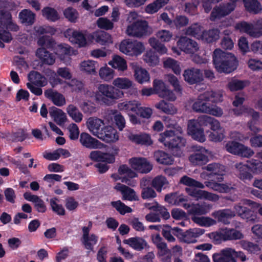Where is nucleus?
<instances>
[{
    "mask_svg": "<svg viewBox=\"0 0 262 262\" xmlns=\"http://www.w3.org/2000/svg\"><path fill=\"white\" fill-rule=\"evenodd\" d=\"M163 121L166 127L176 129V131L165 130L160 134L158 141L170 149L174 156H181L183 154L182 148L185 146L186 140L182 137L177 135L178 133L182 134L183 133L182 128L177 125L175 121L169 116H163Z\"/></svg>",
    "mask_w": 262,
    "mask_h": 262,
    "instance_id": "f257e3e1",
    "label": "nucleus"
},
{
    "mask_svg": "<svg viewBox=\"0 0 262 262\" xmlns=\"http://www.w3.org/2000/svg\"><path fill=\"white\" fill-rule=\"evenodd\" d=\"M238 66V61L235 55L220 49L214 50V66L220 73L230 74Z\"/></svg>",
    "mask_w": 262,
    "mask_h": 262,
    "instance_id": "f03ea898",
    "label": "nucleus"
},
{
    "mask_svg": "<svg viewBox=\"0 0 262 262\" xmlns=\"http://www.w3.org/2000/svg\"><path fill=\"white\" fill-rule=\"evenodd\" d=\"M124 93L122 91L116 89L113 85L107 84H100L95 94V98L100 104L110 105L119 99L122 98Z\"/></svg>",
    "mask_w": 262,
    "mask_h": 262,
    "instance_id": "7ed1b4c3",
    "label": "nucleus"
},
{
    "mask_svg": "<svg viewBox=\"0 0 262 262\" xmlns=\"http://www.w3.org/2000/svg\"><path fill=\"white\" fill-rule=\"evenodd\" d=\"M213 93L206 92L200 95L192 105V109L198 113L211 114L213 111Z\"/></svg>",
    "mask_w": 262,
    "mask_h": 262,
    "instance_id": "20e7f679",
    "label": "nucleus"
},
{
    "mask_svg": "<svg viewBox=\"0 0 262 262\" xmlns=\"http://www.w3.org/2000/svg\"><path fill=\"white\" fill-rule=\"evenodd\" d=\"M126 33L129 36L141 38L150 35L152 29L148 25L147 21L141 20L128 25Z\"/></svg>",
    "mask_w": 262,
    "mask_h": 262,
    "instance_id": "39448f33",
    "label": "nucleus"
},
{
    "mask_svg": "<svg viewBox=\"0 0 262 262\" xmlns=\"http://www.w3.org/2000/svg\"><path fill=\"white\" fill-rule=\"evenodd\" d=\"M184 33L206 42H211L213 40V30L203 31L202 27L199 23H194L186 28Z\"/></svg>",
    "mask_w": 262,
    "mask_h": 262,
    "instance_id": "423d86ee",
    "label": "nucleus"
},
{
    "mask_svg": "<svg viewBox=\"0 0 262 262\" xmlns=\"http://www.w3.org/2000/svg\"><path fill=\"white\" fill-rule=\"evenodd\" d=\"M236 28L252 37H259L262 36V19L257 20L253 24L242 21L236 24Z\"/></svg>",
    "mask_w": 262,
    "mask_h": 262,
    "instance_id": "0eeeda50",
    "label": "nucleus"
},
{
    "mask_svg": "<svg viewBox=\"0 0 262 262\" xmlns=\"http://www.w3.org/2000/svg\"><path fill=\"white\" fill-rule=\"evenodd\" d=\"M172 230L178 232L177 236L181 242L189 244L196 242V238L204 233L203 229L196 228L190 229L185 232H183L177 227L173 228Z\"/></svg>",
    "mask_w": 262,
    "mask_h": 262,
    "instance_id": "6e6552de",
    "label": "nucleus"
},
{
    "mask_svg": "<svg viewBox=\"0 0 262 262\" xmlns=\"http://www.w3.org/2000/svg\"><path fill=\"white\" fill-rule=\"evenodd\" d=\"M112 84L116 89L128 90L131 95L136 96L138 94V89L135 87V83L127 77H117L114 79Z\"/></svg>",
    "mask_w": 262,
    "mask_h": 262,
    "instance_id": "1a4fd4ad",
    "label": "nucleus"
},
{
    "mask_svg": "<svg viewBox=\"0 0 262 262\" xmlns=\"http://www.w3.org/2000/svg\"><path fill=\"white\" fill-rule=\"evenodd\" d=\"M64 36L71 42L77 45L79 48L84 47L87 45L85 36L81 31L69 28L64 31Z\"/></svg>",
    "mask_w": 262,
    "mask_h": 262,
    "instance_id": "9d476101",
    "label": "nucleus"
},
{
    "mask_svg": "<svg viewBox=\"0 0 262 262\" xmlns=\"http://www.w3.org/2000/svg\"><path fill=\"white\" fill-rule=\"evenodd\" d=\"M129 163L133 169L140 173H147L152 169V165L145 158H132Z\"/></svg>",
    "mask_w": 262,
    "mask_h": 262,
    "instance_id": "9b49d317",
    "label": "nucleus"
},
{
    "mask_svg": "<svg viewBox=\"0 0 262 262\" xmlns=\"http://www.w3.org/2000/svg\"><path fill=\"white\" fill-rule=\"evenodd\" d=\"M177 46L187 54H193L199 49L198 43L186 36L181 37L177 41Z\"/></svg>",
    "mask_w": 262,
    "mask_h": 262,
    "instance_id": "f8f14e48",
    "label": "nucleus"
},
{
    "mask_svg": "<svg viewBox=\"0 0 262 262\" xmlns=\"http://www.w3.org/2000/svg\"><path fill=\"white\" fill-rule=\"evenodd\" d=\"M201 125L198 119L189 120L188 123V133L194 140L203 142L205 141V138Z\"/></svg>",
    "mask_w": 262,
    "mask_h": 262,
    "instance_id": "ddd939ff",
    "label": "nucleus"
},
{
    "mask_svg": "<svg viewBox=\"0 0 262 262\" xmlns=\"http://www.w3.org/2000/svg\"><path fill=\"white\" fill-rule=\"evenodd\" d=\"M97 138L107 143H115L119 140V136L116 129L107 125L101 128Z\"/></svg>",
    "mask_w": 262,
    "mask_h": 262,
    "instance_id": "4468645a",
    "label": "nucleus"
},
{
    "mask_svg": "<svg viewBox=\"0 0 262 262\" xmlns=\"http://www.w3.org/2000/svg\"><path fill=\"white\" fill-rule=\"evenodd\" d=\"M217 237L223 241L240 239L244 237V235L240 231L234 229H223L220 232H214V241L217 240Z\"/></svg>",
    "mask_w": 262,
    "mask_h": 262,
    "instance_id": "2eb2a0df",
    "label": "nucleus"
},
{
    "mask_svg": "<svg viewBox=\"0 0 262 262\" xmlns=\"http://www.w3.org/2000/svg\"><path fill=\"white\" fill-rule=\"evenodd\" d=\"M80 143L89 149H101L103 144L87 133H82L80 136Z\"/></svg>",
    "mask_w": 262,
    "mask_h": 262,
    "instance_id": "dca6fc26",
    "label": "nucleus"
},
{
    "mask_svg": "<svg viewBox=\"0 0 262 262\" xmlns=\"http://www.w3.org/2000/svg\"><path fill=\"white\" fill-rule=\"evenodd\" d=\"M207 150L201 148L189 157V160L193 165H203L207 163L209 158L207 155Z\"/></svg>",
    "mask_w": 262,
    "mask_h": 262,
    "instance_id": "f3484780",
    "label": "nucleus"
},
{
    "mask_svg": "<svg viewBox=\"0 0 262 262\" xmlns=\"http://www.w3.org/2000/svg\"><path fill=\"white\" fill-rule=\"evenodd\" d=\"M234 209L238 216L245 220L247 222L253 223L256 221L257 219L256 214L249 208L238 204L234 206Z\"/></svg>",
    "mask_w": 262,
    "mask_h": 262,
    "instance_id": "a211bd4d",
    "label": "nucleus"
},
{
    "mask_svg": "<svg viewBox=\"0 0 262 262\" xmlns=\"http://www.w3.org/2000/svg\"><path fill=\"white\" fill-rule=\"evenodd\" d=\"M86 125L89 132L97 137L101 129L104 125V121L96 117H89L86 122Z\"/></svg>",
    "mask_w": 262,
    "mask_h": 262,
    "instance_id": "6ab92c4d",
    "label": "nucleus"
},
{
    "mask_svg": "<svg viewBox=\"0 0 262 262\" xmlns=\"http://www.w3.org/2000/svg\"><path fill=\"white\" fill-rule=\"evenodd\" d=\"M56 54L61 61L68 64L70 62V56L74 54V51L68 45L60 44L57 47Z\"/></svg>",
    "mask_w": 262,
    "mask_h": 262,
    "instance_id": "aec40b11",
    "label": "nucleus"
},
{
    "mask_svg": "<svg viewBox=\"0 0 262 262\" xmlns=\"http://www.w3.org/2000/svg\"><path fill=\"white\" fill-rule=\"evenodd\" d=\"M66 83L67 86L71 88L72 91L81 92L83 89V83L76 79H72L70 82L64 81L59 77H54L51 80V84L53 87L58 84Z\"/></svg>",
    "mask_w": 262,
    "mask_h": 262,
    "instance_id": "412c9836",
    "label": "nucleus"
},
{
    "mask_svg": "<svg viewBox=\"0 0 262 262\" xmlns=\"http://www.w3.org/2000/svg\"><path fill=\"white\" fill-rule=\"evenodd\" d=\"M92 227L91 222H89L88 227H83L82 228V243L85 248L89 250H92L94 245L97 242L98 238L94 234L89 235V232Z\"/></svg>",
    "mask_w": 262,
    "mask_h": 262,
    "instance_id": "4be33fe9",
    "label": "nucleus"
},
{
    "mask_svg": "<svg viewBox=\"0 0 262 262\" xmlns=\"http://www.w3.org/2000/svg\"><path fill=\"white\" fill-rule=\"evenodd\" d=\"M150 182L146 178H142L140 183L141 189V197L144 200H150L157 196L156 192L150 186Z\"/></svg>",
    "mask_w": 262,
    "mask_h": 262,
    "instance_id": "5701e85b",
    "label": "nucleus"
},
{
    "mask_svg": "<svg viewBox=\"0 0 262 262\" xmlns=\"http://www.w3.org/2000/svg\"><path fill=\"white\" fill-rule=\"evenodd\" d=\"M44 94L47 98L57 106H62L66 103L64 96L56 91L50 89L45 91Z\"/></svg>",
    "mask_w": 262,
    "mask_h": 262,
    "instance_id": "b1692460",
    "label": "nucleus"
},
{
    "mask_svg": "<svg viewBox=\"0 0 262 262\" xmlns=\"http://www.w3.org/2000/svg\"><path fill=\"white\" fill-rule=\"evenodd\" d=\"M183 76L185 80L191 84L199 82L203 80V74L201 71L195 68L185 70Z\"/></svg>",
    "mask_w": 262,
    "mask_h": 262,
    "instance_id": "393cba45",
    "label": "nucleus"
},
{
    "mask_svg": "<svg viewBox=\"0 0 262 262\" xmlns=\"http://www.w3.org/2000/svg\"><path fill=\"white\" fill-rule=\"evenodd\" d=\"M235 9V6L234 4L230 3H221L219 6L214 7V20L216 17H225Z\"/></svg>",
    "mask_w": 262,
    "mask_h": 262,
    "instance_id": "a878e982",
    "label": "nucleus"
},
{
    "mask_svg": "<svg viewBox=\"0 0 262 262\" xmlns=\"http://www.w3.org/2000/svg\"><path fill=\"white\" fill-rule=\"evenodd\" d=\"M24 197L26 200L32 202L34 204V208L38 212L43 213L46 211L47 206L45 202L37 195L27 192L24 194Z\"/></svg>",
    "mask_w": 262,
    "mask_h": 262,
    "instance_id": "bb28decb",
    "label": "nucleus"
},
{
    "mask_svg": "<svg viewBox=\"0 0 262 262\" xmlns=\"http://www.w3.org/2000/svg\"><path fill=\"white\" fill-rule=\"evenodd\" d=\"M183 207L188 210V212L189 214L194 215L204 214L206 213L211 208L209 205H207L206 203H204L203 204H196L192 205L184 204Z\"/></svg>",
    "mask_w": 262,
    "mask_h": 262,
    "instance_id": "cd10ccee",
    "label": "nucleus"
},
{
    "mask_svg": "<svg viewBox=\"0 0 262 262\" xmlns=\"http://www.w3.org/2000/svg\"><path fill=\"white\" fill-rule=\"evenodd\" d=\"M114 188L121 192L123 200L132 201L138 199V196L136 195L135 191L133 189L123 184L117 183Z\"/></svg>",
    "mask_w": 262,
    "mask_h": 262,
    "instance_id": "c85d7f7f",
    "label": "nucleus"
},
{
    "mask_svg": "<svg viewBox=\"0 0 262 262\" xmlns=\"http://www.w3.org/2000/svg\"><path fill=\"white\" fill-rule=\"evenodd\" d=\"M49 114L54 121L59 125H63L67 121V115L61 109L53 106L49 110Z\"/></svg>",
    "mask_w": 262,
    "mask_h": 262,
    "instance_id": "c756f323",
    "label": "nucleus"
},
{
    "mask_svg": "<svg viewBox=\"0 0 262 262\" xmlns=\"http://www.w3.org/2000/svg\"><path fill=\"white\" fill-rule=\"evenodd\" d=\"M126 244L137 251H141L147 246L146 241L142 237H130L123 241Z\"/></svg>",
    "mask_w": 262,
    "mask_h": 262,
    "instance_id": "7c9ffc66",
    "label": "nucleus"
},
{
    "mask_svg": "<svg viewBox=\"0 0 262 262\" xmlns=\"http://www.w3.org/2000/svg\"><path fill=\"white\" fill-rule=\"evenodd\" d=\"M36 55L45 64L52 65L55 61V56L44 48H38L36 50Z\"/></svg>",
    "mask_w": 262,
    "mask_h": 262,
    "instance_id": "2f4dec72",
    "label": "nucleus"
},
{
    "mask_svg": "<svg viewBox=\"0 0 262 262\" xmlns=\"http://www.w3.org/2000/svg\"><path fill=\"white\" fill-rule=\"evenodd\" d=\"M169 2V0H155L145 7V12L149 14L156 13L161 8L166 5Z\"/></svg>",
    "mask_w": 262,
    "mask_h": 262,
    "instance_id": "473e14b6",
    "label": "nucleus"
},
{
    "mask_svg": "<svg viewBox=\"0 0 262 262\" xmlns=\"http://www.w3.org/2000/svg\"><path fill=\"white\" fill-rule=\"evenodd\" d=\"M141 105V103L137 100L124 101L118 104V108L122 111L129 113V112H136Z\"/></svg>",
    "mask_w": 262,
    "mask_h": 262,
    "instance_id": "72a5a7b5",
    "label": "nucleus"
},
{
    "mask_svg": "<svg viewBox=\"0 0 262 262\" xmlns=\"http://www.w3.org/2000/svg\"><path fill=\"white\" fill-rule=\"evenodd\" d=\"M245 10L250 13L257 14L262 10V6L258 0H243Z\"/></svg>",
    "mask_w": 262,
    "mask_h": 262,
    "instance_id": "f704fd0d",
    "label": "nucleus"
},
{
    "mask_svg": "<svg viewBox=\"0 0 262 262\" xmlns=\"http://www.w3.org/2000/svg\"><path fill=\"white\" fill-rule=\"evenodd\" d=\"M30 82L38 86H44L47 84V79L40 73L36 71H31L28 75Z\"/></svg>",
    "mask_w": 262,
    "mask_h": 262,
    "instance_id": "c9c22d12",
    "label": "nucleus"
},
{
    "mask_svg": "<svg viewBox=\"0 0 262 262\" xmlns=\"http://www.w3.org/2000/svg\"><path fill=\"white\" fill-rule=\"evenodd\" d=\"M134 76L137 81L140 84L148 82L150 80L148 72L140 67H135Z\"/></svg>",
    "mask_w": 262,
    "mask_h": 262,
    "instance_id": "e433bc0d",
    "label": "nucleus"
},
{
    "mask_svg": "<svg viewBox=\"0 0 262 262\" xmlns=\"http://www.w3.org/2000/svg\"><path fill=\"white\" fill-rule=\"evenodd\" d=\"M18 17L21 23L31 25L34 22L35 15L30 10L24 9L19 12Z\"/></svg>",
    "mask_w": 262,
    "mask_h": 262,
    "instance_id": "4c0bfd02",
    "label": "nucleus"
},
{
    "mask_svg": "<svg viewBox=\"0 0 262 262\" xmlns=\"http://www.w3.org/2000/svg\"><path fill=\"white\" fill-rule=\"evenodd\" d=\"M108 64L113 68L120 71H124L127 68L125 60L118 55H114L112 60L109 61Z\"/></svg>",
    "mask_w": 262,
    "mask_h": 262,
    "instance_id": "58836bf2",
    "label": "nucleus"
},
{
    "mask_svg": "<svg viewBox=\"0 0 262 262\" xmlns=\"http://www.w3.org/2000/svg\"><path fill=\"white\" fill-rule=\"evenodd\" d=\"M163 67L165 69H170L176 75L181 74V68L180 63L172 58H166L163 61Z\"/></svg>",
    "mask_w": 262,
    "mask_h": 262,
    "instance_id": "ea45409f",
    "label": "nucleus"
},
{
    "mask_svg": "<svg viewBox=\"0 0 262 262\" xmlns=\"http://www.w3.org/2000/svg\"><path fill=\"white\" fill-rule=\"evenodd\" d=\"M66 111L69 116L75 122L79 123L82 120L83 116L75 105L73 104L68 105Z\"/></svg>",
    "mask_w": 262,
    "mask_h": 262,
    "instance_id": "a19ab883",
    "label": "nucleus"
},
{
    "mask_svg": "<svg viewBox=\"0 0 262 262\" xmlns=\"http://www.w3.org/2000/svg\"><path fill=\"white\" fill-rule=\"evenodd\" d=\"M98 67V63L92 60L83 61L81 62L80 64V69L81 71L90 74H95L96 69Z\"/></svg>",
    "mask_w": 262,
    "mask_h": 262,
    "instance_id": "79ce46f5",
    "label": "nucleus"
},
{
    "mask_svg": "<svg viewBox=\"0 0 262 262\" xmlns=\"http://www.w3.org/2000/svg\"><path fill=\"white\" fill-rule=\"evenodd\" d=\"M249 84L250 81L248 80L232 79L231 81L229 82L228 88L231 91L234 92L243 90Z\"/></svg>",
    "mask_w": 262,
    "mask_h": 262,
    "instance_id": "37998d69",
    "label": "nucleus"
},
{
    "mask_svg": "<svg viewBox=\"0 0 262 262\" xmlns=\"http://www.w3.org/2000/svg\"><path fill=\"white\" fill-rule=\"evenodd\" d=\"M143 59L148 66L151 67L157 65L159 62V57L152 50L147 51L143 55Z\"/></svg>",
    "mask_w": 262,
    "mask_h": 262,
    "instance_id": "c03bdc74",
    "label": "nucleus"
},
{
    "mask_svg": "<svg viewBox=\"0 0 262 262\" xmlns=\"http://www.w3.org/2000/svg\"><path fill=\"white\" fill-rule=\"evenodd\" d=\"M148 43L152 49L161 55L166 54L168 51L166 46L155 37L149 38Z\"/></svg>",
    "mask_w": 262,
    "mask_h": 262,
    "instance_id": "a18cd8bd",
    "label": "nucleus"
},
{
    "mask_svg": "<svg viewBox=\"0 0 262 262\" xmlns=\"http://www.w3.org/2000/svg\"><path fill=\"white\" fill-rule=\"evenodd\" d=\"M246 165L248 170L253 173L258 174L262 172V162L258 159L248 160Z\"/></svg>",
    "mask_w": 262,
    "mask_h": 262,
    "instance_id": "49530a36",
    "label": "nucleus"
},
{
    "mask_svg": "<svg viewBox=\"0 0 262 262\" xmlns=\"http://www.w3.org/2000/svg\"><path fill=\"white\" fill-rule=\"evenodd\" d=\"M42 14L47 20L53 22H55L60 18L57 11L51 7L44 8L42 10Z\"/></svg>",
    "mask_w": 262,
    "mask_h": 262,
    "instance_id": "de8ad7c7",
    "label": "nucleus"
},
{
    "mask_svg": "<svg viewBox=\"0 0 262 262\" xmlns=\"http://www.w3.org/2000/svg\"><path fill=\"white\" fill-rule=\"evenodd\" d=\"M156 160L160 163L170 165L173 161L172 158L162 151H157L154 154Z\"/></svg>",
    "mask_w": 262,
    "mask_h": 262,
    "instance_id": "09e8293b",
    "label": "nucleus"
},
{
    "mask_svg": "<svg viewBox=\"0 0 262 262\" xmlns=\"http://www.w3.org/2000/svg\"><path fill=\"white\" fill-rule=\"evenodd\" d=\"M187 192L192 196L196 198L197 199H205L207 200H211L213 198L212 194L208 193L207 191L201 190L192 189L191 190L189 188L186 189Z\"/></svg>",
    "mask_w": 262,
    "mask_h": 262,
    "instance_id": "8fccbe9b",
    "label": "nucleus"
},
{
    "mask_svg": "<svg viewBox=\"0 0 262 262\" xmlns=\"http://www.w3.org/2000/svg\"><path fill=\"white\" fill-rule=\"evenodd\" d=\"M217 215L219 220L223 222L224 224H227L229 223L228 219H230L235 216L234 211L230 209H224L221 211L217 212L216 214L214 212V216Z\"/></svg>",
    "mask_w": 262,
    "mask_h": 262,
    "instance_id": "3c124183",
    "label": "nucleus"
},
{
    "mask_svg": "<svg viewBox=\"0 0 262 262\" xmlns=\"http://www.w3.org/2000/svg\"><path fill=\"white\" fill-rule=\"evenodd\" d=\"M63 15L71 23H76L79 18V13L74 8L69 7L63 11Z\"/></svg>",
    "mask_w": 262,
    "mask_h": 262,
    "instance_id": "603ef678",
    "label": "nucleus"
},
{
    "mask_svg": "<svg viewBox=\"0 0 262 262\" xmlns=\"http://www.w3.org/2000/svg\"><path fill=\"white\" fill-rule=\"evenodd\" d=\"M157 39L161 42H168L171 41L173 37L172 33L169 30L162 29L159 30L156 34Z\"/></svg>",
    "mask_w": 262,
    "mask_h": 262,
    "instance_id": "864d4df0",
    "label": "nucleus"
},
{
    "mask_svg": "<svg viewBox=\"0 0 262 262\" xmlns=\"http://www.w3.org/2000/svg\"><path fill=\"white\" fill-rule=\"evenodd\" d=\"M95 39L97 42L101 45H105L113 42L111 35L104 31L98 32Z\"/></svg>",
    "mask_w": 262,
    "mask_h": 262,
    "instance_id": "5fc2aeb1",
    "label": "nucleus"
},
{
    "mask_svg": "<svg viewBox=\"0 0 262 262\" xmlns=\"http://www.w3.org/2000/svg\"><path fill=\"white\" fill-rule=\"evenodd\" d=\"M145 49L144 45L142 42L132 40L130 56H138L141 55L145 51Z\"/></svg>",
    "mask_w": 262,
    "mask_h": 262,
    "instance_id": "6e6d98bb",
    "label": "nucleus"
},
{
    "mask_svg": "<svg viewBox=\"0 0 262 262\" xmlns=\"http://www.w3.org/2000/svg\"><path fill=\"white\" fill-rule=\"evenodd\" d=\"M225 169V166L214 163V180L216 179L217 182H222L226 173Z\"/></svg>",
    "mask_w": 262,
    "mask_h": 262,
    "instance_id": "4d7b16f0",
    "label": "nucleus"
},
{
    "mask_svg": "<svg viewBox=\"0 0 262 262\" xmlns=\"http://www.w3.org/2000/svg\"><path fill=\"white\" fill-rule=\"evenodd\" d=\"M156 107L168 114L173 115L177 112V109L171 104H168L163 100L156 104Z\"/></svg>",
    "mask_w": 262,
    "mask_h": 262,
    "instance_id": "13d9d810",
    "label": "nucleus"
},
{
    "mask_svg": "<svg viewBox=\"0 0 262 262\" xmlns=\"http://www.w3.org/2000/svg\"><path fill=\"white\" fill-rule=\"evenodd\" d=\"M50 204L53 212L59 215H64L65 214V209L61 204L58 203V200L57 198L51 199Z\"/></svg>",
    "mask_w": 262,
    "mask_h": 262,
    "instance_id": "bf43d9fd",
    "label": "nucleus"
},
{
    "mask_svg": "<svg viewBox=\"0 0 262 262\" xmlns=\"http://www.w3.org/2000/svg\"><path fill=\"white\" fill-rule=\"evenodd\" d=\"M242 145V144L237 141H229L226 143L225 147L228 152L238 156Z\"/></svg>",
    "mask_w": 262,
    "mask_h": 262,
    "instance_id": "052dcab7",
    "label": "nucleus"
},
{
    "mask_svg": "<svg viewBox=\"0 0 262 262\" xmlns=\"http://www.w3.org/2000/svg\"><path fill=\"white\" fill-rule=\"evenodd\" d=\"M100 77L104 81H109L114 77V71L107 67L100 68L99 72Z\"/></svg>",
    "mask_w": 262,
    "mask_h": 262,
    "instance_id": "680f3d73",
    "label": "nucleus"
},
{
    "mask_svg": "<svg viewBox=\"0 0 262 262\" xmlns=\"http://www.w3.org/2000/svg\"><path fill=\"white\" fill-rule=\"evenodd\" d=\"M223 130L221 127L220 122L214 119V142H220L223 140L225 137Z\"/></svg>",
    "mask_w": 262,
    "mask_h": 262,
    "instance_id": "e2e57ef3",
    "label": "nucleus"
},
{
    "mask_svg": "<svg viewBox=\"0 0 262 262\" xmlns=\"http://www.w3.org/2000/svg\"><path fill=\"white\" fill-rule=\"evenodd\" d=\"M241 246L243 249L251 253L258 254L260 251V248L258 245L247 241H242L241 242Z\"/></svg>",
    "mask_w": 262,
    "mask_h": 262,
    "instance_id": "0e129e2a",
    "label": "nucleus"
},
{
    "mask_svg": "<svg viewBox=\"0 0 262 262\" xmlns=\"http://www.w3.org/2000/svg\"><path fill=\"white\" fill-rule=\"evenodd\" d=\"M168 184L166 178L162 176H158L155 177L152 181V186L158 192H161L162 188Z\"/></svg>",
    "mask_w": 262,
    "mask_h": 262,
    "instance_id": "69168bd1",
    "label": "nucleus"
},
{
    "mask_svg": "<svg viewBox=\"0 0 262 262\" xmlns=\"http://www.w3.org/2000/svg\"><path fill=\"white\" fill-rule=\"evenodd\" d=\"M98 27L105 30H112L114 28V23L106 17H100L97 20Z\"/></svg>",
    "mask_w": 262,
    "mask_h": 262,
    "instance_id": "338daca9",
    "label": "nucleus"
},
{
    "mask_svg": "<svg viewBox=\"0 0 262 262\" xmlns=\"http://www.w3.org/2000/svg\"><path fill=\"white\" fill-rule=\"evenodd\" d=\"M158 256L161 262H171L172 254L168 247L159 250Z\"/></svg>",
    "mask_w": 262,
    "mask_h": 262,
    "instance_id": "774afa93",
    "label": "nucleus"
}]
</instances>
